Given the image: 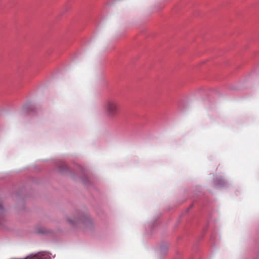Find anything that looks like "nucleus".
Returning a JSON list of instances; mask_svg holds the SVG:
<instances>
[{"instance_id":"1","label":"nucleus","mask_w":259,"mask_h":259,"mask_svg":"<svg viewBox=\"0 0 259 259\" xmlns=\"http://www.w3.org/2000/svg\"><path fill=\"white\" fill-rule=\"evenodd\" d=\"M104 109L107 115L113 117L117 115L120 111L119 104L115 101H108L104 105Z\"/></svg>"}]
</instances>
